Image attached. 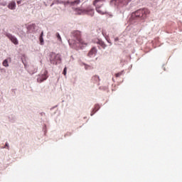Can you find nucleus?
Segmentation results:
<instances>
[{"label": "nucleus", "instance_id": "obj_1", "mask_svg": "<svg viewBox=\"0 0 182 182\" xmlns=\"http://www.w3.org/2000/svg\"><path fill=\"white\" fill-rule=\"evenodd\" d=\"M150 14V11L147 9H139L132 14L131 21H136V19H146L147 16Z\"/></svg>", "mask_w": 182, "mask_h": 182}, {"label": "nucleus", "instance_id": "obj_2", "mask_svg": "<svg viewBox=\"0 0 182 182\" xmlns=\"http://www.w3.org/2000/svg\"><path fill=\"white\" fill-rule=\"evenodd\" d=\"M68 42L70 45H87V43L82 41L80 31H75L72 33V38L70 39Z\"/></svg>", "mask_w": 182, "mask_h": 182}, {"label": "nucleus", "instance_id": "obj_3", "mask_svg": "<svg viewBox=\"0 0 182 182\" xmlns=\"http://www.w3.org/2000/svg\"><path fill=\"white\" fill-rule=\"evenodd\" d=\"M50 62L52 65H58V63H60V62H62L60 55L52 53L50 54Z\"/></svg>", "mask_w": 182, "mask_h": 182}, {"label": "nucleus", "instance_id": "obj_4", "mask_svg": "<svg viewBox=\"0 0 182 182\" xmlns=\"http://www.w3.org/2000/svg\"><path fill=\"white\" fill-rule=\"evenodd\" d=\"M100 1H103V0H95L93 2V5L96 6V11L97 12H98V14H100V15H106V14H107V11L106 10V8L103 6H98L97 5V2H100Z\"/></svg>", "mask_w": 182, "mask_h": 182}, {"label": "nucleus", "instance_id": "obj_5", "mask_svg": "<svg viewBox=\"0 0 182 182\" xmlns=\"http://www.w3.org/2000/svg\"><path fill=\"white\" fill-rule=\"evenodd\" d=\"M48 70H45L42 74H40L37 77V82L38 83H42L44 80H46L49 76L48 75Z\"/></svg>", "mask_w": 182, "mask_h": 182}, {"label": "nucleus", "instance_id": "obj_6", "mask_svg": "<svg viewBox=\"0 0 182 182\" xmlns=\"http://www.w3.org/2000/svg\"><path fill=\"white\" fill-rule=\"evenodd\" d=\"M6 36H7V38H9V39H10V41L13 43H14V45H18L19 43L16 37L12 36V34L8 33V34H6Z\"/></svg>", "mask_w": 182, "mask_h": 182}, {"label": "nucleus", "instance_id": "obj_7", "mask_svg": "<svg viewBox=\"0 0 182 182\" xmlns=\"http://www.w3.org/2000/svg\"><path fill=\"white\" fill-rule=\"evenodd\" d=\"M9 9H16V3L15 1H11L8 5Z\"/></svg>", "mask_w": 182, "mask_h": 182}, {"label": "nucleus", "instance_id": "obj_8", "mask_svg": "<svg viewBox=\"0 0 182 182\" xmlns=\"http://www.w3.org/2000/svg\"><path fill=\"white\" fill-rule=\"evenodd\" d=\"M97 53V50L96 49V48L94 47L88 53V56H90V58H92V56L93 55H96Z\"/></svg>", "mask_w": 182, "mask_h": 182}, {"label": "nucleus", "instance_id": "obj_9", "mask_svg": "<svg viewBox=\"0 0 182 182\" xmlns=\"http://www.w3.org/2000/svg\"><path fill=\"white\" fill-rule=\"evenodd\" d=\"M119 4H122V5H127L129 2H130L132 0H117Z\"/></svg>", "mask_w": 182, "mask_h": 182}, {"label": "nucleus", "instance_id": "obj_10", "mask_svg": "<svg viewBox=\"0 0 182 182\" xmlns=\"http://www.w3.org/2000/svg\"><path fill=\"white\" fill-rule=\"evenodd\" d=\"M98 45H100V46H102V48L103 49H105L106 48V44L105 43V42L102 41H98L97 42Z\"/></svg>", "mask_w": 182, "mask_h": 182}, {"label": "nucleus", "instance_id": "obj_11", "mask_svg": "<svg viewBox=\"0 0 182 182\" xmlns=\"http://www.w3.org/2000/svg\"><path fill=\"white\" fill-rule=\"evenodd\" d=\"M92 80H95V82H100V78L97 75H95L92 77Z\"/></svg>", "mask_w": 182, "mask_h": 182}, {"label": "nucleus", "instance_id": "obj_12", "mask_svg": "<svg viewBox=\"0 0 182 182\" xmlns=\"http://www.w3.org/2000/svg\"><path fill=\"white\" fill-rule=\"evenodd\" d=\"M99 109H100V106H99V105H95V107L93 109L94 113H96V112H97V110H99Z\"/></svg>", "mask_w": 182, "mask_h": 182}, {"label": "nucleus", "instance_id": "obj_13", "mask_svg": "<svg viewBox=\"0 0 182 182\" xmlns=\"http://www.w3.org/2000/svg\"><path fill=\"white\" fill-rule=\"evenodd\" d=\"M3 66H5V68H8V66H9V64L8 63V59H6L3 61Z\"/></svg>", "mask_w": 182, "mask_h": 182}, {"label": "nucleus", "instance_id": "obj_14", "mask_svg": "<svg viewBox=\"0 0 182 182\" xmlns=\"http://www.w3.org/2000/svg\"><path fill=\"white\" fill-rule=\"evenodd\" d=\"M123 75V72H119L115 74L117 77H120Z\"/></svg>", "mask_w": 182, "mask_h": 182}, {"label": "nucleus", "instance_id": "obj_15", "mask_svg": "<svg viewBox=\"0 0 182 182\" xmlns=\"http://www.w3.org/2000/svg\"><path fill=\"white\" fill-rule=\"evenodd\" d=\"M56 36L58 41H60V42H62V38L60 37V35L59 34V33H56Z\"/></svg>", "mask_w": 182, "mask_h": 182}, {"label": "nucleus", "instance_id": "obj_16", "mask_svg": "<svg viewBox=\"0 0 182 182\" xmlns=\"http://www.w3.org/2000/svg\"><path fill=\"white\" fill-rule=\"evenodd\" d=\"M66 70H67V68L66 67L64 68L63 70V74L64 75V76H66Z\"/></svg>", "mask_w": 182, "mask_h": 182}, {"label": "nucleus", "instance_id": "obj_17", "mask_svg": "<svg viewBox=\"0 0 182 182\" xmlns=\"http://www.w3.org/2000/svg\"><path fill=\"white\" fill-rule=\"evenodd\" d=\"M43 35V33H41V36L40 37L41 42H43V38H42V36Z\"/></svg>", "mask_w": 182, "mask_h": 182}, {"label": "nucleus", "instance_id": "obj_18", "mask_svg": "<svg viewBox=\"0 0 182 182\" xmlns=\"http://www.w3.org/2000/svg\"><path fill=\"white\" fill-rule=\"evenodd\" d=\"M21 3H22V1H17L18 5H19V4H21Z\"/></svg>", "mask_w": 182, "mask_h": 182}, {"label": "nucleus", "instance_id": "obj_19", "mask_svg": "<svg viewBox=\"0 0 182 182\" xmlns=\"http://www.w3.org/2000/svg\"><path fill=\"white\" fill-rule=\"evenodd\" d=\"M6 146L8 147V143H6Z\"/></svg>", "mask_w": 182, "mask_h": 182}]
</instances>
